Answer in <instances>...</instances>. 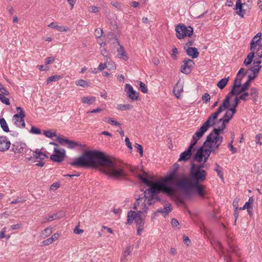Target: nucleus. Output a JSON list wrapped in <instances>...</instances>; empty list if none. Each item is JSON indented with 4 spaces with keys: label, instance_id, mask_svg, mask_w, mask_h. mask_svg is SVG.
<instances>
[{
    "label": "nucleus",
    "instance_id": "obj_1",
    "mask_svg": "<svg viewBox=\"0 0 262 262\" xmlns=\"http://www.w3.org/2000/svg\"><path fill=\"white\" fill-rule=\"evenodd\" d=\"M70 165L81 167L98 168L114 180H120L125 176L124 167L121 164L103 152L98 150H85L80 157L70 163Z\"/></svg>",
    "mask_w": 262,
    "mask_h": 262
},
{
    "label": "nucleus",
    "instance_id": "obj_2",
    "mask_svg": "<svg viewBox=\"0 0 262 262\" xmlns=\"http://www.w3.org/2000/svg\"><path fill=\"white\" fill-rule=\"evenodd\" d=\"M137 177L145 185L150 187L141 194L143 197H145L147 194H152V196L156 195L160 192H163L169 195H171L173 193V188L166 184L162 179L158 182L153 183L141 174H138Z\"/></svg>",
    "mask_w": 262,
    "mask_h": 262
},
{
    "label": "nucleus",
    "instance_id": "obj_3",
    "mask_svg": "<svg viewBox=\"0 0 262 262\" xmlns=\"http://www.w3.org/2000/svg\"><path fill=\"white\" fill-rule=\"evenodd\" d=\"M176 185L182 190L187 196H190L192 189H194L200 197L202 198L204 197V186L200 185V183H191L190 179L187 177L179 180L176 183Z\"/></svg>",
    "mask_w": 262,
    "mask_h": 262
},
{
    "label": "nucleus",
    "instance_id": "obj_4",
    "mask_svg": "<svg viewBox=\"0 0 262 262\" xmlns=\"http://www.w3.org/2000/svg\"><path fill=\"white\" fill-rule=\"evenodd\" d=\"M138 209L140 210L137 212L133 211H129L128 212L127 224H132L133 223V221L134 220L138 226V234H140V232L143 230V226L144 224V220L142 216V214L147 212L148 207H147L144 202H142V204L138 207Z\"/></svg>",
    "mask_w": 262,
    "mask_h": 262
},
{
    "label": "nucleus",
    "instance_id": "obj_5",
    "mask_svg": "<svg viewBox=\"0 0 262 262\" xmlns=\"http://www.w3.org/2000/svg\"><path fill=\"white\" fill-rule=\"evenodd\" d=\"M230 97H229V95H227L223 103L220 105L217 111L208 117L207 120L203 124L201 127L207 131L210 127L213 126L215 124V120L217 119L219 115L224 110L227 109L230 107Z\"/></svg>",
    "mask_w": 262,
    "mask_h": 262
},
{
    "label": "nucleus",
    "instance_id": "obj_6",
    "mask_svg": "<svg viewBox=\"0 0 262 262\" xmlns=\"http://www.w3.org/2000/svg\"><path fill=\"white\" fill-rule=\"evenodd\" d=\"M223 141V137H215L213 136L212 134H209L204 142V146L212 149V152L216 154Z\"/></svg>",
    "mask_w": 262,
    "mask_h": 262
},
{
    "label": "nucleus",
    "instance_id": "obj_7",
    "mask_svg": "<svg viewBox=\"0 0 262 262\" xmlns=\"http://www.w3.org/2000/svg\"><path fill=\"white\" fill-rule=\"evenodd\" d=\"M207 173L205 170H199L195 169L194 166H191L190 170V181L192 183H200L203 182L206 178Z\"/></svg>",
    "mask_w": 262,
    "mask_h": 262
},
{
    "label": "nucleus",
    "instance_id": "obj_8",
    "mask_svg": "<svg viewBox=\"0 0 262 262\" xmlns=\"http://www.w3.org/2000/svg\"><path fill=\"white\" fill-rule=\"evenodd\" d=\"M176 36L178 39H182L185 36H188L190 37L193 33V28L189 26L186 27L183 24H180L176 27Z\"/></svg>",
    "mask_w": 262,
    "mask_h": 262
},
{
    "label": "nucleus",
    "instance_id": "obj_9",
    "mask_svg": "<svg viewBox=\"0 0 262 262\" xmlns=\"http://www.w3.org/2000/svg\"><path fill=\"white\" fill-rule=\"evenodd\" d=\"M154 196H152V194H147L145 197H143V195H140L139 197L136 199V201L134 205V209L136 210L138 209V207L141 206L142 202H144L147 207L148 206L155 204L157 201Z\"/></svg>",
    "mask_w": 262,
    "mask_h": 262
},
{
    "label": "nucleus",
    "instance_id": "obj_10",
    "mask_svg": "<svg viewBox=\"0 0 262 262\" xmlns=\"http://www.w3.org/2000/svg\"><path fill=\"white\" fill-rule=\"evenodd\" d=\"M206 132L205 129L201 127L193 135L191 143L186 150L192 155V151L194 146L197 143L198 141L203 136L204 133Z\"/></svg>",
    "mask_w": 262,
    "mask_h": 262
},
{
    "label": "nucleus",
    "instance_id": "obj_11",
    "mask_svg": "<svg viewBox=\"0 0 262 262\" xmlns=\"http://www.w3.org/2000/svg\"><path fill=\"white\" fill-rule=\"evenodd\" d=\"M17 110H19V112L18 114H16L13 116V119L15 120L14 124L19 127L24 128L25 127V123L24 121V118L25 114L20 107H17Z\"/></svg>",
    "mask_w": 262,
    "mask_h": 262
},
{
    "label": "nucleus",
    "instance_id": "obj_12",
    "mask_svg": "<svg viewBox=\"0 0 262 262\" xmlns=\"http://www.w3.org/2000/svg\"><path fill=\"white\" fill-rule=\"evenodd\" d=\"M107 37L110 39H114V43H116L119 45V47L117 49V52L118 53V56L119 57L124 60H127L128 59V56L126 53L123 47L119 44L118 39L114 36V33L111 32L107 35Z\"/></svg>",
    "mask_w": 262,
    "mask_h": 262
},
{
    "label": "nucleus",
    "instance_id": "obj_13",
    "mask_svg": "<svg viewBox=\"0 0 262 262\" xmlns=\"http://www.w3.org/2000/svg\"><path fill=\"white\" fill-rule=\"evenodd\" d=\"M182 63L183 64L180 68V71L185 74H190L195 64L194 61L186 58L183 60Z\"/></svg>",
    "mask_w": 262,
    "mask_h": 262
},
{
    "label": "nucleus",
    "instance_id": "obj_14",
    "mask_svg": "<svg viewBox=\"0 0 262 262\" xmlns=\"http://www.w3.org/2000/svg\"><path fill=\"white\" fill-rule=\"evenodd\" d=\"M54 151L55 152V154L51 155L50 159L54 162H62L66 157L65 150L63 149L60 150L55 148Z\"/></svg>",
    "mask_w": 262,
    "mask_h": 262
},
{
    "label": "nucleus",
    "instance_id": "obj_15",
    "mask_svg": "<svg viewBox=\"0 0 262 262\" xmlns=\"http://www.w3.org/2000/svg\"><path fill=\"white\" fill-rule=\"evenodd\" d=\"M12 150L15 154H23L29 149H27V145L22 142H15L12 145Z\"/></svg>",
    "mask_w": 262,
    "mask_h": 262
},
{
    "label": "nucleus",
    "instance_id": "obj_16",
    "mask_svg": "<svg viewBox=\"0 0 262 262\" xmlns=\"http://www.w3.org/2000/svg\"><path fill=\"white\" fill-rule=\"evenodd\" d=\"M125 92L127 97L132 101L137 100L139 98V93L135 91L132 86L129 84L125 85Z\"/></svg>",
    "mask_w": 262,
    "mask_h": 262
},
{
    "label": "nucleus",
    "instance_id": "obj_17",
    "mask_svg": "<svg viewBox=\"0 0 262 262\" xmlns=\"http://www.w3.org/2000/svg\"><path fill=\"white\" fill-rule=\"evenodd\" d=\"M179 179V174L178 171H171L170 172L165 178L163 179V181L168 185V183H174L178 182Z\"/></svg>",
    "mask_w": 262,
    "mask_h": 262
},
{
    "label": "nucleus",
    "instance_id": "obj_18",
    "mask_svg": "<svg viewBox=\"0 0 262 262\" xmlns=\"http://www.w3.org/2000/svg\"><path fill=\"white\" fill-rule=\"evenodd\" d=\"M57 140L60 144L67 145L68 147L69 148H73L78 145V143L77 142L68 139L57 137Z\"/></svg>",
    "mask_w": 262,
    "mask_h": 262
},
{
    "label": "nucleus",
    "instance_id": "obj_19",
    "mask_svg": "<svg viewBox=\"0 0 262 262\" xmlns=\"http://www.w3.org/2000/svg\"><path fill=\"white\" fill-rule=\"evenodd\" d=\"M11 145L10 142L5 136L0 137V151H5L8 150Z\"/></svg>",
    "mask_w": 262,
    "mask_h": 262
},
{
    "label": "nucleus",
    "instance_id": "obj_20",
    "mask_svg": "<svg viewBox=\"0 0 262 262\" xmlns=\"http://www.w3.org/2000/svg\"><path fill=\"white\" fill-rule=\"evenodd\" d=\"M204 147L205 146H204L203 145L202 146L200 147L197 149L196 152L193 157L194 161L200 163L203 161L204 156Z\"/></svg>",
    "mask_w": 262,
    "mask_h": 262
},
{
    "label": "nucleus",
    "instance_id": "obj_21",
    "mask_svg": "<svg viewBox=\"0 0 262 262\" xmlns=\"http://www.w3.org/2000/svg\"><path fill=\"white\" fill-rule=\"evenodd\" d=\"M184 49L187 55L191 57L192 59L196 58L199 56V52L198 49L194 47H184Z\"/></svg>",
    "mask_w": 262,
    "mask_h": 262
},
{
    "label": "nucleus",
    "instance_id": "obj_22",
    "mask_svg": "<svg viewBox=\"0 0 262 262\" xmlns=\"http://www.w3.org/2000/svg\"><path fill=\"white\" fill-rule=\"evenodd\" d=\"M173 92L175 96L177 98H179L181 94L183 92V86L180 80H178V82L174 86Z\"/></svg>",
    "mask_w": 262,
    "mask_h": 262
},
{
    "label": "nucleus",
    "instance_id": "obj_23",
    "mask_svg": "<svg viewBox=\"0 0 262 262\" xmlns=\"http://www.w3.org/2000/svg\"><path fill=\"white\" fill-rule=\"evenodd\" d=\"M33 157H31L28 159L29 161H32L34 159H39L40 160H43L48 157L46 154L39 150L38 149L36 150L33 152Z\"/></svg>",
    "mask_w": 262,
    "mask_h": 262
},
{
    "label": "nucleus",
    "instance_id": "obj_24",
    "mask_svg": "<svg viewBox=\"0 0 262 262\" xmlns=\"http://www.w3.org/2000/svg\"><path fill=\"white\" fill-rule=\"evenodd\" d=\"M261 62V60H258V58H256V61L253 62L254 66L250 69V70L252 72L254 75H258L261 66L260 64Z\"/></svg>",
    "mask_w": 262,
    "mask_h": 262
},
{
    "label": "nucleus",
    "instance_id": "obj_25",
    "mask_svg": "<svg viewBox=\"0 0 262 262\" xmlns=\"http://www.w3.org/2000/svg\"><path fill=\"white\" fill-rule=\"evenodd\" d=\"M226 126L224 123H222L221 126H219L217 128H214L213 130L209 134H212L213 136L222 137L220 136L221 133L226 128Z\"/></svg>",
    "mask_w": 262,
    "mask_h": 262
},
{
    "label": "nucleus",
    "instance_id": "obj_26",
    "mask_svg": "<svg viewBox=\"0 0 262 262\" xmlns=\"http://www.w3.org/2000/svg\"><path fill=\"white\" fill-rule=\"evenodd\" d=\"M261 36V33H258L252 39L250 43V50H253L254 51V47H255V45L257 43L258 41L259 40Z\"/></svg>",
    "mask_w": 262,
    "mask_h": 262
},
{
    "label": "nucleus",
    "instance_id": "obj_27",
    "mask_svg": "<svg viewBox=\"0 0 262 262\" xmlns=\"http://www.w3.org/2000/svg\"><path fill=\"white\" fill-rule=\"evenodd\" d=\"M171 210L172 208L171 205L169 204L167 206H165L163 209H158L157 212H160L162 213L164 216H166L171 211Z\"/></svg>",
    "mask_w": 262,
    "mask_h": 262
},
{
    "label": "nucleus",
    "instance_id": "obj_28",
    "mask_svg": "<svg viewBox=\"0 0 262 262\" xmlns=\"http://www.w3.org/2000/svg\"><path fill=\"white\" fill-rule=\"evenodd\" d=\"M234 9H238L239 10L236 11V13L242 17H244V12H243L242 4L241 0H238L236 1Z\"/></svg>",
    "mask_w": 262,
    "mask_h": 262
},
{
    "label": "nucleus",
    "instance_id": "obj_29",
    "mask_svg": "<svg viewBox=\"0 0 262 262\" xmlns=\"http://www.w3.org/2000/svg\"><path fill=\"white\" fill-rule=\"evenodd\" d=\"M62 214L61 213H55L53 214L49 215L48 218H46L43 222L46 223L47 222H51L55 220H58L62 217Z\"/></svg>",
    "mask_w": 262,
    "mask_h": 262
},
{
    "label": "nucleus",
    "instance_id": "obj_30",
    "mask_svg": "<svg viewBox=\"0 0 262 262\" xmlns=\"http://www.w3.org/2000/svg\"><path fill=\"white\" fill-rule=\"evenodd\" d=\"M191 155H192L189 152L185 150L184 152L180 154L178 161H186L190 158Z\"/></svg>",
    "mask_w": 262,
    "mask_h": 262
},
{
    "label": "nucleus",
    "instance_id": "obj_31",
    "mask_svg": "<svg viewBox=\"0 0 262 262\" xmlns=\"http://www.w3.org/2000/svg\"><path fill=\"white\" fill-rule=\"evenodd\" d=\"M96 101L95 97H83L81 98V101L83 103L90 105Z\"/></svg>",
    "mask_w": 262,
    "mask_h": 262
},
{
    "label": "nucleus",
    "instance_id": "obj_32",
    "mask_svg": "<svg viewBox=\"0 0 262 262\" xmlns=\"http://www.w3.org/2000/svg\"><path fill=\"white\" fill-rule=\"evenodd\" d=\"M241 86V79L236 77L233 82V84L230 91V94H234V89L235 88H239Z\"/></svg>",
    "mask_w": 262,
    "mask_h": 262
},
{
    "label": "nucleus",
    "instance_id": "obj_33",
    "mask_svg": "<svg viewBox=\"0 0 262 262\" xmlns=\"http://www.w3.org/2000/svg\"><path fill=\"white\" fill-rule=\"evenodd\" d=\"M254 54L255 53L254 52H251L248 54L247 58L244 61V63L246 66H248L251 64L254 56Z\"/></svg>",
    "mask_w": 262,
    "mask_h": 262
},
{
    "label": "nucleus",
    "instance_id": "obj_34",
    "mask_svg": "<svg viewBox=\"0 0 262 262\" xmlns=\"http://www.w3.org/2000/svg\"><path fill=\"white\" fill-rule=\"evenodd\" d=\"M229 77L227 78H222L221 80H220L217 83V86L220 89H223L226 84L228 83V82L229 81Z\"/></svg>",
    "mask_w": 262,
    "mask_h": 262
},
{
    "label": "nucleus",
    "instance_id": "obj_35",
    "mask_svg": "<svg viewBox=\"0 0 262 262\" xmlns=\"http://www.w3.org/2000/svg\"><path fill=\"white\" fill-rule=\"evenodd\" d=\"M0 124L3 130L6 133L9 132V128L8 124L4 118L0 119Z\"/></svg>",
    "mask_w": 262,
    "mask_h": 262
},
{
    "label": "nucleus",
    "instance_id": "obj_36",
    "mask_svg": "<svg viewBox=\"0 0 262 262\" xmlns=\"http://www.w3.org/2000/svg\"><path fill=\"white\" fill-rule=\"evenodd\" d=\"M133 247L132 245H128L126 248L125 251L123 252V257L121 258V260H123V258H125L127 256L129 255L132 251H133Z\"/></svg>",
    "mask_w": 262,
    "mask_h": 262
},
{
    "label": "nucleus",
    "instance_id": "obj_37",
    "mask_svg": "<svg viewBox=\"0 0 262 262\" xmlns=\"http://www.w3.org/2000/svg\"><path fill=\"white\" fill-rule=\"evenodd\" d=\"M61 78H62L61 76L57 75L50 76L48 78V79L47 80V84H49L53 81H57L59 80V79H60Z\"/></svg>",
    "mask_w": 262,
    "mask_h": 262
},
{
    "label": "nucleus",
    "instance_id": "obj_38",
    "mask_svg": "<svg viewBox=\"0 0 262 262\" xmlns=\"http://www.w3.org/2000/svg\"><path fill=\"white\" fill-rule=\"evenodd\" d=\"M52 232V228L51 227H48L42 231L41 236L42 238H45L49 236Z\"/></svg>",
    "mask_w": 262,
    "mask_h": 262
},
{
    "label": "nucleus",
    "instance_id": "obj_39",
    "mask_svg": "<svg viewBox=\"0 0 262 262\" xmlns=\"http://www.w3.org/2000/svg\"><path fill=\"white\" fill-rule=\"evenodd\" d=\"M43 134L48 138H53L57 137V134L55 132H53L52 130H47L43 132Z\"/></svg>",
    "mask_w": 262,
    "mask_h": 262
},
{
    "label": "nucleus",
    "instance_id": "obj_40",
    "mask_svg": "<svg viewBox=\"0 0 262 262\" xmlns=\"http://www.w3.org/2000/svg\"><path fill=\"white\" fill-rule=\"evenodd\" d=\"M133 107V105L131 104H119L117 106V108L120 110L124 111V110H130L132 109Z\"/></svg>",
    "mask_w": 262,
    "mask_h": 262
},
{
    "label": "nucleus",
    "instance_id": "obj_41",
    "mask_svg": "<svg viewBox=\"0 0 262 262\" xmlns=\"http://www.w3.org/2000/svg\"><path fill=\"white\" fill-rule=\"evenodd\" d=\"M107 69L109 70H113L116 69L115 63L110 59V57L108 56L107 58Z\"/></svg>",
    "mask_w": 262,
    "mask_h": 262
},
{
    "label": "nucleus",
    "instance_id": "obj_42",
    "mask_svg": "<svg viewBox=\"0 0 262 262\" xmlns=\"http://www.w3.org/2000/svg\"><path fill=\"white\" fill-rule=\"evenodd\" d=\"M204 160L203 162H206L210 155L211 152H212V149H209L208 147L207 148L204 149Z\"/></svg>",
    "mask_w": 262,
    "mask_h": 262
},
{
    "label": "nucleus",
    "instance_id": "obj_43",
    "mask_svg": "<svg viewBox=\"0 0 262 262\" xmlns=\"http://www.w3.org/2000/svg\"><path fill=\"white\" fill-rule=\"evenodd\" d=\"M254 202V199L253 197H250L248 201L246 202L245 204V208H246L247 210H249L250 208H252V204Z\"/></svg>",
    "mask_w": 262,
    "mask_h": 262
},
{
    "label": "nucleus",
    "instance_id": "obj_44",
    "mask_svg": "<svg viewBox=\"0 0 262 262\" xmlns=\"http://www.w3.org/2000/svg\"><path fill=\"white\" fill-rule=\"evenodd\" d=\"M75 84L77 86H82L83 88L88 86V83L86 81H85L83 79H79V80L76 81Z\"/></svg>",
    "mask_w": 262,
    "mask_h": 262
},
{
    "label": "nucleus",
    "instance_id": "obj_45",
    "mask_svg": "<svg viewBox=\"0 0 262 262\" xmlns=\"http://www.w3.org/2000/svg\"><path fill=\"white\" fill-rule=\"evenodd\" d=\"M105 57L106 58V59H105V62L104 63H100L97 68V70L100 71H102L104 69L107 68L108 56L106 55V56Z\"/></svg>",
    "mask_w": 262,
    "mask_h": 262
},
{
    "label": "nucleus",
    "instance_id": "obj_46",
    "mask_svg": "<svg viewBox=\"0 0 262 262\" xmlns=\"http://www.w3.org/2000/svg\"><path fill=\"white\" fill-rule=\"evenodd\" d=\"M48 26L50 28L56 29L59 31H64L66 30L65 29H62V27L56 25L54 22L51 23Z\"/></svg>",
    "mask_w": 262,
    "mask_h": 262
},
{
    "label": "nucleus",
    "instance_id": "obj_47",
    "mask_svg": "<svg viewBox=\"0 0 262 262\" xmlns=\"http://www.w3.org/2000/svg\"><path fill=\"white\" fill-rule=\"evenodd\" d=\"M0 100L3 103L5 104L6 105H8L10 104L9 99L6 97L5 95L4 94H0Z\"/></svg>",
    "mask_w": 262,
    "mask_h": 262
},
{
    "label": "nucleus",
    "instance_id": "obj_48",
    "mask_svg": "<svg viewBox=\"0 0 262 262\" xmlns=\"http://www.w3.org/2000/svg\"><path fill=\"white\" fill-rule=\"evenodd\" d=\"M107 120V122L111 124H112L113 125L115 126H119L120 125V123L119 122H117L115 120H114L112 118L109 117L108 118H105L104 119V121Z\"/></svg>",
    "mask_w": 262,
    "mask_h": 262
},
{
    "label": "nucleus",
    "instance_id": "obj_49",
    "mask_svg": "<svg viewBox=\"0 0 262 262\" xmlns=\"http://www.w3.org/2000/svg\"><path fill=\"white\" fill-rule=\"evenodd\" d=\"M139 89L144 93H147L148 92L146 85L142 81H139Z\"/></svg>",
    "mask_w": 262,
    "mask_h": 262
},
{
    "label": "nucleus",
    "instance_id": "obj_50",
    "mask_svg": "<svg viewBox=\"0 0 262 262\" xmlns=\"http://www.w3.org/2000/svg\"><path fill=\"white\" fill-rule=\"evenodd\" d=\"M240 88L239 89V88H235L234 89V94H230V92L227 95H229V97L230 95L235 96V97H237V96L238 95L244 92V91H241V88Z\"/></svg>",
    "mask_w": 262,
    "mask_h": 262
},
{
    "label": "nucleus",
    "instance_id": "obj_51",
    "mask_svg": "<svg viewBox=\"0 0 262 262\" xmlns=\"http://www.w3.org/2000/svg\"><path fill=\"white\" fill-rule=\"evenodd\" d=\"M249 95L253 97V98H256L258 96V91L256 88H252L250 89V92Z\"/></svg>",
    "mask_w": 262,
    "mask_h": 262
},
{
    "label": "nucleus",
    "instance_id": "obj_52",
    "mask_svg": "<svg viewBox=\"0 0 262 262\" xmlns=\"http://www.w3.org/2000/svg\"><path fill=\"white\" fill-rule=\"evenodd\" d=\"M134 146L137 149V151L139 152L140 156L142 157L143 154V149L142 146L138 143H136Z\"/></svg>",
    "mask_w": 262,
    "mask_h": 262
},
{
    "label": "nucleus",
    "instance_id": "obj_53",
    "mask_svg": "<svg viewBox=\"0 0 262 262\" xmlns=\"http://www.w3.org/2000/svg\"><path fill=\"white\" fill-rule=\"evenodd\" d=\"M0 92L2 93L1 94H4L6 96L10 95L9 91L3 86L2 83H0Z\"/></svg>",
    "mask_w": 262,
    "mask_h": 262
},
{
    "label": "nucleus",
    "instance_id": "obj_54",
    "mask_svg": "<svg viewBox=\"0 0 262 262\" xmlns=\"http://www.w3.org/2000/svg\"><path fill=\"white\" fill-rule=\"evenodd\" d=\"M202 100L205 103H207L208 102H209L210 100V96L209 95V94H204V95H203V96L202 97Z\"/></svg>",
    "mask_w": 262,
    "mask_h": 262
},
{
    "label": "nucleus",
    "instance_id": "obj_55",
    "mask_svg": "<svg viewBox=\"0 0 262 262\" xmlns=\"http://www.w3.org/2000/svg\"><path fill=\"white\" fill-rule=\"evenodd\" d=\"M30 133L34 134L39 135L41 134V130L40 129L35 127L34 126H32Z\"/></svg>",
    "mask_w": 262,
    "mask_h": 262
},
{
    "label": "nucleus",
    "instance_id": "obj_56",
    "mask_svg": "<svg viewBox=\"0 0 262 262\" xmlns=\"http://www.w3.org/2000/svg\"><path fill=\"white\" fill-rule=\"evenodd\" d=\"M95 36L97 38H100L102 36L103 30L101 28H97L95 30Z\"/></svg>",
    "mask_w": 262,
    "mask_h": 262
},
{
    "label": "nucleus",
    "instance_id": "obj_57",
    "mask_svg": "<svg viewBox=\"0 0 262 262\" xmlns=\"http://www.w3.org/2000/svg\"><path fill=\"white\" fill-rule=\"evenodd\" d=\"M250 83L247 81L242 85H241V86L240 87L241 88V91L245 92L246 90H247L249 86L250 85Z\"/></svg>",
    "mask_w": 262,
    "mask_h": 262
},
{
    "label": "nucleus",
    "instance_id": "obj_58",
    "mask_svg": "<svg viewBox=\"0 0 262 262\" xmlns=\"http://www.w3.org/2000/svg\"><path fill=\"white\" fill-rule=\"evenodd\" d=\"M205 162H203V163L199 165L192 164L191 166H194L195 167V169L197 170L199 169V170H204L203 168L205 167Z\"/></svg>",
    "mask_w": 262,
    "mask_h": 262
},
{
    "label": "nucleus",
    "instance_id": "obj_59",
    "mask_svg": "<svg viewBox=\"0 0 262 262\" xmlns=\"http://www.w3.org/2000/svg\"><path fill=\"white\" fill-rule=\"evenodd\" d=\"M233 138L232 137V140L231 142L228 144V147L230 148V150L232 151L233 154H235L237 151V149L233 147L232 145Z\"/></svg>",
    "mask_w": 262,
    "mask_h": 262
},
{
    "label": "nucleus",
    "instance_id": "obj_60",
    "mask_svg": "<svg viewBox=\"0 0 262 262\" xmlns=\"http://www.w3.org/2000/svg\"><path fill=\"white\" fill-rule=\"evenodd\" d=\"M239 201V199L236 198L234 199L233 201V206L234 207L235 209L238 210V204Z\"/></svg>",
    "mask_w": 262,
    "mask_h": 262
},
{
    "label": "nucleus",
    "instance_id": "obj_61",
    "mask_svg": "<svg viewBox=\"0 0 262 262\" xmlns=\"http://www.w3.org/2000/svg\"><path fill=\"white\" fill-rule=\"evenodd\" d=\"M248 96H249V93H248V92H243V94H242V95L239 97V98L240 99V100H244V101H246L247 100V98L246 97H248Z\"/></svg>",
    "mask_w": 262,
    "mask_h": 262
},
{
    "label": "nucleus",
    "instance_id": "obj_62",
    "mask_svg": "<svg viewBox=\"0 0 262 262\" xmlns=\"http://www.w3.org/2000/svg\"><path fill=\"white\" fill-rule=\"evenodd\" d=\"M223 168L220 169H214V170L217 172L218 176L222 180H224L223 173L222 171Z\"/></svg>",
    "mask_w": 262,
    "mask_h": 262
},
{
    "label": "nucleus",
    "instance_id": "obj_63",
    "mask_svg": "<svg viewBox=\"0 0 262 262\" xmlns=\"http://www.w3.org/2000/svg\"><path fill=\"white\" fill-rule=\"evenodd\" d=\"M79 226H77L74 229V233L75 234H79L83 232V230L79 228Z\"/></svg>",
    "mask_w": 262,
    "mask_h": 262
},
{
    "label": "nucleus",
    "instance_id": "obj_64",
    "mask_svg": "<svg viewBox=\"0 0 262 262\" xmlns=\"http://www.w3.org/2000/svg\"><path fill=\"white\" fill-rule=\"evenodd\" d=\"M171 224L173 227H177L179 225V223L176 219H172L171 221Z\"/></svg>",
    "mask_w": 262,
    "mask_h": 262
}]
</instances>
